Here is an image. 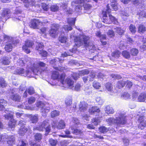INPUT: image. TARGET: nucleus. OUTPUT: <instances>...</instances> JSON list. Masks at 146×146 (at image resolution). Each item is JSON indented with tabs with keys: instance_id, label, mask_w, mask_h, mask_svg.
<instances>
[{
	"instance_id": "6e6d98bb",
	"label": "nucleus",
	"mask_w": 146,
	"mask_h": 146,
	"mask_svg": "<svg viewBox=\"0 0 146 146\" xmlns=\"http://www.w3.org/2000/svg\"><path fill=\"white\" fill-rule=\"evenodd\" d=\"M106 87L107 89L109 91H111L113 89V87L111 84L110 83H108L106 84Z\"/></svg>"
},
{
	"instance_id": "f3484780",
	"label": "nucleus",
	"mask_w": 146,
	"mask_h": 146,
	"mask_svg": "<svg viewBox=\"0 0 146 146\" xmlns=\"http://www.w3.org/2000/svg\"><path fill=\"white\" fill-rule=\"evenodd\" d=\"M88 111L92 114H95L96 115H97L99 113L100 110L98 107H94L90 109Z\"/></svg>"
},
{
	"instance_id": "37998d69",
	"label": "nucleus",
	"mask_w": 146,
	"mask_h": 146,
	"mask_svg": "<svg viewBox=\"0 0 146 146\" xmlns=\"http://www.w3.org/2000/svg\"><path fill=\"white\" fill-rule=\"evenodd\" d=\"M92 86L96 89H99L101 87V85L100 83L96 81H94L93 83Z\"/></svg>"
},
{
	"instance_id": "72a5a7b5",
	"label": "nucleus",
	"mask_w": 146,
	"mask_h": 146,
	"mask_svg": "<svg viewBox=\"0 0 146 146\" xmlns=\"http://www.w3.org/2000/svg\"><path fill=\"white\" fill-rule=\"evenodd\" d=\"M138 52V50L136 48H132L130 50L131 54L133 56H137Z\"/></svg>"
},
{
	"instance_id": "e2e57ef3",
	"label": "nucleus",
	"mask_w": 146,
	"mask_h": 146,
	"mask_svg": "<svg viewBox=\"0 0 146 146\" xmlns=\"http://www.w3.org/2000/svg\"><path fill=\"white\" fill-rule=\"evenodd\" d=\"M59 40L61 43H65L66 42V38L65 36H60L59 38Z\"/></svg>"
},
{
	"instance_id": "1a4fd4ad",
	"label": "nucleus",
	"mask_w": 146,
	"mask_h": 146,
	"mask_svg": "<svg viewBox=\"0 0 146 146\" xmlns=\"http://www.w3.org/2000/svg\"><path fill=\"white\" fill-rule=\"evenodd\" d=\"M34 44L33 42L31 41L28 40L26 41L25 42V45L23 46V50L27 53H29L30 51L28 48L32 47Z\"/></svg>"
},
{
	"instance_id": "58836bf2",
	"label": "nucleus",
	"mask_w": 146,
	"mask_h": 146,
	"mask_svg": "<svg viewBox=\"0 0 146 146\" xmlns=\"http://www.w3.org/2000/svg\"><path fill=\"white\" fill-rule=\"evenodd\" d=\"M138 32L139 33H143L146 31V28L143 25H140L138 28Z\"/></svg>"
},
{
	"instance_id": "7ed1b4c3",
	"label": "nucleus",
	"mask_w": 146,
	"mask_h": 146,
	"mask_svg": "<svg viewBox=\"0 0 146 146\" xmlns=\"http://www.w3.org/2000/svg\"><path fill=\"white\" fill-rule=\"evenodd\" d=\"M90 37L85 35H81L80 38L75 42L76 46L79 47L81 45H83L85 47H88L90 43Z\"/></svg>"
},
{
	"instance_id": "6e6552de",
	"label": "nucleus",
	"mask_w": 146,
	"mask_h": 146,
	"mask_svg": "<svg viewBox=\"0 0 146 146\" xmlns=\"http://www.w3.org/2000/svg\"><path fill=\"white\" fill-rule=\"evenodd\" d=\"M37 64V66H38L37 67L36 66H34V68L32 69L33 72L35 74L39 70L40 68H43L44 69H43L42 68L43 71L45 70L46 68V64L43 62H39Z\"/></svg>"
},
{
	"instance_id": "a878e982",
	"label": "nucleus",
	"mask_w": 146,
	"mask_h": 146,
	"mask_svg": "<svg viewBox=\"0 0 146 146\" xmlns=\"http://www.w3.org/2000/svg\"><path fill=\"white\" fill-rule=\"evenodd\" d=\"M38 120V115L37 114L32 115L30 117V121L33 123H36Z\"/></svg>"
},
{
	"instance_id": "20e7f679",
	"label": "nucleus",
	"mask_w": 146,
	"mask_h": 146,
	"mask_svg": "<svg viewBox=\"0 0 146 146\" xmlns=\"http://www.w3.org/2000/svg\"><path fill=\"white\" fill-rule=\"evenodd\" d=\"M47 104H44L42 102H38L36 104L37 107L41 108V112L42 113V116H45L46 115V113H48L50 110V107Z\"/></svg>"
},
{
	"instance_id": "13d9d810",
	"label": "nucleus",
	"mask_w": 146,
	"mask_h": 146,
	"mask_svg": "<svg viewBox=\"0 0 146 146\" xmlns=\"http://www.w3.org/2000/svg\"><path fill=\"white\" fill-rule=\"evenodd\" d=\"M27 145L28 144L27 142L21 141H19L17 146H27Z\"/></svg>"
},
{
	"instance_id": "e433bc0d",
	"label": "nucleus",
	"mask_w": 146,
	"mask_h": 146,
	"mask_svg": "<svg viewBox=\"0 0 146 146\" xmlns=\"http://www.w3.org/2000/svg\"><path fill=\"white\" fill-rule=\"evenodd\" d=\"M120 52L119 51H115L111 53L112 57L117 58H118L120 55Z\"/></svg>"
},
{
	"instance_id": "cd10ccee",
	"label": "nucleus",
	"mask_w": 146,
	"mask_h": 146,
	"mask_svg": "<svg viewBox=\"0 0 146 146\" xmlns=\"http://www.w3.org/2000/svg\"><path fill=\"white\" fill-rule=\"evenodd\" d=\"M146 98V94L145 93H142L139 95L138 100L139 102H144Z\"/></svg>"
},
{
	"instance_id": "0eeeda50",
	"label": "nucleus",
	"mask_w": 146,
	"mask_h": 146,
	"mask_svg": "<svg viewBox=\"0 0 146 146\" xmlns=\"http://www.w3.org/2000/svg\"><path fill=\"white\" fill-rule=\"evenodd\" d=\"M26 122L22 120L19 122V125L21 127L18 131L19 133L21 135H24L27 131L28 128L26 126Z\"/></svg>"
},
{
	"instance_id": "aec40b11",
	"label": "nucleus",
	"mask_w": 146,
	"mask_h": 146,
	"mask_svg": "<svg viewBox=\"0 0 146 146\" xmlns=\"http://www.w3.org/2000/svg\"><path fill=\"white\" fill-rule=\"evenodd\" d=\"M64 61V59H60L59 58H56L55 59H52L50 61V63L52 64H55V65H57L59 63H61Z\"/></svg>"
},
{
	"instance_id": "5701e85b",
	"label": "nucleus",
	"mask_w": 146,
	"mask_h": 146,
	"mask_svg": "<svg viewBox=\"0 0 146 146\" xmlns=\"http://www.w3.org/2000/svg\"><path fill=\"white\" fill-rule=\"evenodd\" d=\"M36 50L38 52L42 51L43 50L44 46L42 42H37L36 44Z\"/></svg>"
},
{
	"instance_id": "9b49d317",
	"label": "nucleus",
	"mask_w": 146,
	"mask_h": 146,
	"mask_svg": "<svg viewBox=\"0 0 146 146\" xmlns=\"http://www.w3.org/2000/svg\"><path fill=\"white\" fill-rule=\"evenodd\" d=\"M16 89H13L11 91L10 93V98L12 100L17 102H19L21 99V97L17 94H15V91Z\"/></svg>"
},
{
	"instance_id": "79ce46f5",
	"label": "nucleus",
	"mask_w": 146,
	"mask_h": 146,
	"mask_svg": "<svg viewBox=\"0 0 146 146\" xmlns=\"http://www.w3.org/2000/svg\"><path fill=\"white\" fill-rule=\"evenodd\" d=\"M59 114V112L56 110H54L51 113V117L52 118H54L58 116Z\"/></svg>"
},
{
	"instance_id": "c03bdc74",
	"label": "nucleus",
	"mask_w": 146,
	"mask_h": 146,
	"mask_svg": "<svg viewBox=\"0 0 146 146\" xmlns=\"http://www.w3.org/2000/svg\"><path fill=\"white\" fill-rule=\"evenodd\" d=\"M96 36L100 38V39H104L106 38V36L104 35H101V33L100 31H97L96 33Z\"/></svg>"
},
{
	"instance_id": "473e14b6",
	"label": "nucleus",
	"mask_w": 146,
	"mask_h": 146,
	"mask_svg": "<svg viewBox=\"0 0 146 146\" xmlns=\"http://www.w3.org/2000/svg\"><path fill=\"white\" fill-rule=\"evenodd\" d=\"M71 129L72 131V133L76 135H81L82 133V131L80 129H76L71 128Z\"/></svg>"
},
{
	"instance_id": "9d476101",
	"label": "nucleus",
	"mask_w": 146,
	"mask_h": 146,
	"mask_svg": "<svg viewBox=\"0 0 146 146\" xmlns=\"http://www.w3.org/2000/svg\"><path fill=\"white\" fill-rule=\"evenodd\" d=\"M111 12V9L108 7V4L107 6V9L106 11L105 12H103L102 14L103 15V20L102 22L106 24H109L111 23V21H110L109 19V17H107V13H110Z\"/></svg>"
},
{
	"instance_id": "b1692460",
	"label": "nucleus",
	"mask_w": 146,
	"mask_h": 146,
	"mask_svg": "<svg viewBox=\"0 0 146 146\" xmlns=\"http://www.w3.org/2000/svg\"><path fill=\"white\" fill-rule=\"evenodd\" d=\"M7 102L6 101L2 99H0V110H2L5 109V106H6Z\"/></svg>"
},
{
	"instance_id": "3c124183",
	"label": "nucleus",
	"mask_w": 146,
	"mask_h": 146,
	"mask_svg": "<svg viewBox=\"0 0 146 146\" xmlns=\"http://www.w3.org/2000/svg\"><path fill=\"white\" fill-rule=\"evenodd\" d=\"M49 142L50 145L52 146H55L58 141L56 140H54L52 139H49Z\"/></svg>"
},
{
	"instance_id": "2f4dec72",
	"label": "nucleus",
	"mask_w": 146,
	"mask_h": 146,
	"mask_svg": "<svg viewBox=\"0 0 146 146\" xmlns=\"http://www.w3.org/2000/svg\"><path fill=\"white\" fill-rule=\"evenodd\" d=\"M10 13V11L8 9H5L3 11L1 14V16L3 17H8V14Z\"/></svg>"
},
{
	"instance_id": "f8f14e48",
	"label": "nucleus",
	"mask_w": 146,
	"mask_h": 146,
	"mask_svg": "<svg viewBox=\"0 0 146 146\" xmlns=\"http://www.w3.org/2000/svg\"><path fill=\"white\" fill-rule=\"evenodd\" d=\"M42 23L39 21L38 20L35 19L31 21L29 26L31 27L34 29H38L40 27Z\"/></svg>"
},
{
	"instance_id": "a211bd4d",
	"label": "nucleus",
	"mask_w": 146,
	"mask_h": 146,
	"mask_svg": "<svg viewBox=\"0 0 146 146\" xmlns=\"http://www.w3.org/2000/svg\"><path fill=\"white\" fill-rule=\"evenodd\" d=\"M74 82L70 78H67L64 82V85L65 84L67 85V87L71 88L74 84Z\"/></svg>"
},
{
	"instance_id": "423d86ee",
	"label": "nucleus",
	"mask_w": 146,
	"mask_h": 146,
	"mask_svg": "<svg viewBox=\"0 0 146 146\" xmlns=\"http://www.w3.org/2000/svg\"><path fill=\"white\" fill-rule=\"evenodd\" d=\"M51 28L49 31V34L52 37L54 38L57 35V31L60 26L58 24H53L51 25Z\"/></svg>"
},
{
	"instance_id": "49530a36",
	"label": "nucleus",
	"mask_w": 146,
	"mask_h": 146,
	"mask_svg": "<svg viewBox=\"0 0 146 146\" xmlns=\"http://www.w3.org/2000/svg\"><path fill=\"white\" fill-rule=\"evenodd\" d=\"M130 95L127 92H124L121 95V97L122 98L127 99L130 98Z\"/></svg>"
},
{
	"instance_id": "f03ea898",
	"label": "nucleus",
	"mask_w": 146,
	"mask_h": 146,
	"mask_svg": "<svg viewBox=\"0 0 146 146\" xmlns=\"http://www.w3.org/2000/svg\"><path fill=\"white\" fill-rule=\"evenodd\" d=\"M3 39L4 41H7L5 45V49L8 52L11 51L13 46H15L19 42L18 40H15L14 38L6 35H4Z\"/></svg>"
},
{
	"instance_id": "8fccbe9b",
	"label": "nucleus",
	"mask_w": 146,
	"mask_h": 146,
	"mask_svg": "<svg viewBox=\"0 0 146 146\" xmlns=\"http://www.w3.org/2000/svg\"><path fill=\"white\" fill-rule=\"evenodd\" d=\"M95 77V74L94 73H91L88 76V80L89 81H92L94 80V78Z\"/></svg>"
},
{
	"instance_id": "412c9836",
	"label": "nucleus",
	"mask_w": 146,
	"mask_h": 146,
	"mask_svg": "<svg viewBox=\"0 0 146 146\" xmlns=\"http://www.w3.org/2000/svg\"><path fill=\"white\" fill-rule=\"evenodd\" d=\"M25 4L24 5L26 7H29V5H35L36 2L34 1H32L31 0H21Z\"/></svg>"
},
{
	"instance_id": "bf43d9fd",
	"label": "nucleus",
	"mask_w": 146,
	"mask_h": 146,
	"mask_svg": "<svg viewBox=\"0 0 146 146\" xmlns=\"http://www.w3.org/2000/svg\"><path fill=\"white\" fill-rule=\"evenodd\" d=\"M18 64L21 66H22L24 65L25 62H24L22 58H20L17 61Z\"/></svg>"
},
{
	"instance_id": "ea45409f",
	"label": "nucleus",
	"mask_w": 146,
	"mask_h": 146,
	"mask_svg": "<svg viewBox=\"0 0 146 146\" xmlns=\"http://www.w3.org/2000/svg\"><path fill=\"white\" fill-rule=\"evenodd\" d=\"M72 102V98L70 97L67 98L65 100V103L67 106H69L71 105Z\"/></svg>"
},
{
	"instance_id": "4d7b16f0",
	"label": "nucleus",
	"mask_w": 146,
	"mask_h": 146,
	"mask_svg": "<svg viewBox=\"0 0 146 146\" xmlns=\"http://www.w3.org/2000/svg\"><path fill=\"white\" fill-rule=\"evenodd\" d=\"M59 7L56 5H52L50 8L51 10L53 12H55L57 11Z\"/></svg>"
},
{
	"instance_id": "f704fd0d",
	"label": "nucleus",
	"mask_w": 146,
	"mask_h": 146,
	"mask_svg": "<svg viewBox=\"0 0 146 146\" xmlns=\"http://www.w3.org/2000/svg\"><path fill=\"white\" fill-rule=\"evenodd\" d=\"M122 56L126 58H129L130 57V55L129 52L127 50H124L122 53Z\"/></svg>"
},
{
	"instance_id": "c85d7f7f",
	"label": "nucleus",
	"mask_w": 146,
	"mask_h": 146,
	"mask_svg": "<svg viewBox=\"0 0 146 146\" xmlns=\"http://www.w3.org/2000/svg\"><path fill=\"white\" fill-rule=\"evenodd\" d=\"M125 82H126L123 80L119 81L117 84L118 88L120 89L124 86L125 85Z\"/></svg>"
},
{
	"instance_id": "de8ad7c7",
	"label": "nucleus",
	"mask_w": 146,
	"mask_h": 146,
	"mask_svg": "<svg viewBox=\"0 0 146 146\" xmlns=\"http://www.w3.org/2000/svg\"><path fill=\"white\" fill-rule=\"evenodd\" d=\"M129 29L130 31L133 33H135L136 31V28L135 26L132 24H131L129 27Z\"/></svg>"
},
{
	"instance_id": "0e129e2a",
	"label": "nucleus",
	"mask_w": 146,
	"mask_h": 146,
	"mask_svg": "<svg viewBox=\"0 0 146 146\" xmlns=\"http://www.w3.org/2000/svg\"><path fill=\"white\" fill-rule=\"evenodd\" d=\"M41 7L45 11H47L49 8V7L45 3H42Z\"/></svg>"
},
{
	"instance_id": "774afa93",
	"label": "nucleus",
	"mask_w": 146,
	"mask_h": 146,
	"mask_svg": "<svg viewBox=\"0 0 146 146\" xmlns=\"http://www.w3.org/2000/svg\"><path fill=\"white\" fill-rule=\"evenodd\" d=\"M63 28L64 29L65 31H68L72 30V27L68 25H64L63 27Z\"/></svg>"
},
{
	"instance_id": "5fc2aeb1",
	"label": "nucleus",
	"mask_w": 146,
	"mask_h": 146,
	"mask_svg": "<svg viewBox=\"0 0 146 146\" xmlns=\"http://www.w3.org/2000/svg\"><path fill=\"white\" fill-rule=\"evenodd\" d=\"M26 91L30 95L32 94L35 93V90L32 87H29L28 89L26 90Z\"/></svg>"
},
{
	"instance_id": "4468645a",
	"label": "nucleus",
	"mask_w": 146,
	"mask_h": 146,
	"mask_svg": "<svg viewBox=\"0 0 146 146\" xmlns=\"http://www.w3.org/2000/svg\"><path fill=\"white\" fill-rule=\"evenodd\" d=\"M56 121H53L52 125L53 126H56V127L58 129H62L65 128V124L64 121L62 120H60L58 123L57 125L56 124Z\"/></svg>"
},
{
	"instance_id": "4be33fe9",
	"label": "nucleus",
	"mask_w": 146,
	"mask_h": 146,
	"mask_svg": "<svg viewBox=\"0 0 146 146\" xmlns=\"http://www.w3.org/2000/svg\"><path fill=\"white\" fill-rule=\"evenodd\" d=\"M7 143L10 145H12L15 143V139L13 136H8L7 140Z\"/></svg>"
},
{
	"instance_id": "338daca9",
	"label": "nucleus",
	"mask_w": 146,
	"mask_h": 146,
	"mask_svg": "<svg viewBox=\"0 0 146 146\" xmlns=\"http://www.w3.org/2000/svg\"><path fill=\"white\" fill-rule=\"evenodd\" d=\"M108 35L110 37H112L114 36L115 34L114 31L113 30H109L107 32Z\"/></svg>"
},
{
	"instance_id": "7c9ffc66",
	"label": "nucleus",
	"mask_w": 146,
	"mask_h": 146,
	"mask_svg": "<svg viewBox=\"0 0 146 146\" xmlns=\"http://www.w3.org/2000/svg\"><path fill=\"white\" fill-rule=\"evenodd\" d=\"M109 19L111 21V23L112 22L115 24L117 25L118 23L117 19L113 16L111 15H109Z\"/></svg>"
},
{
	"instance_id": "603ef678",
	"label": "nucleus",
	"mask_w": 146,
	"mask_h": 146,
	"mask_svg": "<svg viewBox=\"0 0 146 146\" xmlns=\"http://www.w3.org/2000/svg\"><path fill=\"white\" fill-rule=\"evenodd\" d=\"M35 138L36 141H39L42 138V135L39 133H36L35 135Z\"/></svg>"
},
{
	"instance_id": "f257e3e1",
	"label": "nucleus",
	"mask_w": 146,
	"mask_h": 146,
	"mask_svg": "<svg viewBox=\"0 0 146 146\" xmlns=\"http://www.w3.org/2000/svg\"><path fill=\"white\" fill-rule=\"evenodd\" d=\"M117 114V115H119V116L116 117V119L110 117L106 119V121L108 124L110 125L113 124L124 125L126 123V120L124 113H122L119 111Z\"/></svg>"
},
{
	"instance_id": "ddd939ff",
	"label": "nucleus",
	"mask_w": 146,
	"mask_h": 146,
	"mask_svg": "<svg viewBox=\"0 0 146 146\" xmlns=\"http://www.w3.org/2000/svg\"><path fill=\"white\" fill-rule=\"evenodd\" d=\"M139 123L138 127L141 129H143L146 125V121L145 120L143 116L140 117L138 119Z\"/></svg>"
},
{
	"instance_id": "bb28decb",
	"label": "nucleus",
	"mask_w": 146,
	"mask_h": 146,
	"mask_svg": "<svg viewBox=\"0 0 146 146\" xmlns=\"http://www.w3.org/2000/svg\"><path fill=\"white\" fill-rule=\"evenodd\" d=\"M84 1V0H75V1H73L71 3V5L72 6H75V3H82ZM75 6H76V10H77V9H80L79 6H78V5L77 6L75 5Z\"/></svg>"
},
{
	"instance_id": "864d4df0",
	"label": "nucleus",
	"mask_w": 146,
	"mask_h": 146,
	"mask_svg": "<svg viewBox=\"0 0 146 146\" xmlns=\"http://www.w3.org/2000/svg\"><path fill=\"white\" fill-rule=\"evenodd\" d=\"M89 72L88 70H81L79 72V74L80 76H84L86 74H88Z\"/></svg>"
},
{
	"instance_id": "2eb2a0df",
	"label": "nucleus",
	"mask_w": 146,
	"mask_h": 146,
	"mask_svg": "<svg viewBox=\"0 0 146 146\" xmlns=\"http://www.w3.org/2000/svg\"><path fill=\"white\" fill-rule=\"evenodd\" d=\"M29 72L28 70L26 71L25 73L24 69L22 68L18 69L15 71V74H21L22 76H26L27 75V74Z\"/></svg>"
},
{
	"instance_id": "6ab92c4d",
	"label": "nucleus",
	"mask_w": 146,
	"mask_h": 146,
	"mask_svg": "<svg viewBox=\"0 0 146 146\" xmlns=\"http://www.w3.org/2000/svg\"><path fill=\"white\" fill-rule=\"evenodd\" d=\"M0 61L1 64L4 65H9L10 62L9 58L5 56L2 57L0 60Z\"/></svg>"
},
{
	"instance_id": "c756f323",
	"label": "nucleus",
	"mask_w": 146,
	"mask_h": 146,
	"mask_svg": "<svg viewBox=\"0 0 146 146\" xmlns=\"http://www.w3.org/2000/svg\"><path fill=\"white\" fill-rule=\"evenodd\" d=\"M106 112L108 114H112L114 112V110L112 107L108 106L106 107Z\"/></svg>"
},
{
	"instance_id": "39448f33",
	"label": "nucleus",
	"mask_w": 146,
	"mask_h": 146,
	"mask_svg": "<svg viewBox=\"0 0 146 146\" xmlns=\"http://www.w3.org/2000/svg\"><path fill=\"white\" fill-rule=\"evenodd\" d=\"M50 126L48 123L46 121H44L41 123L40 125L36 126L34 129L39 131L45 130L46 132H49L50 130Z\"/></svg>"
},
{
	"instance_id": "dca6fc26",
	"label": "nucleus",
	"mask_w": 146,
	"mask_h": 146,
	"mask_svg": "<svg viewBox=\"0 0 146 146\" xmlns=\"http://www.w3.org/2000/svg\"><path fill=\"white\" fill-rule=\"evenodd\" d=\"M88 104L84 101L80 102L79 105V109L81 111H84L86 110Z\"/></svg>"
},
{
	"instance_id": "c9c22d12",
	"label": "nucleus",
	"mask_w": 146,
	"mask_h": 146,
	"mask_svg": "<svg viewBox=\"0 0 146 146\" xmlns=\"http://www.w3.org/2000/svg\"><path fill=\"white\" fill-rule=\"evenodd\" d=\"M5 112L7 113L6 114L4 115V117L6 119L9 120V119H11L13 118V116L12 114L10 113H8V111L6 110Z\"/></svg>"
},
{
	"instance_id": "393cba45",
	"label": "nucleus",
	"mask_w": 146,
	"mask_h": 146,
	"mask_svg": "<svg viewBox=\"0 0 146 146\" xmlns=\"http://www.w3.org/2000/svg\"><path fill=\"white\" fill-rule=\"evenodd\" d=\"M115 32L120 35L124 34V31L119 27H117L114 29Z\"/></svg>"
},
{
	"instance_id": "a18cd8bd",
	"label": "nucleus",
	"mask_w": 146,
	"mask_h": 146,
	"mask_svg": "<svg viewBox=\"0 0 146 146\" xmlns=\"http://www.w3.org/2000/svg\"><path fill=\"white\" fill-rule=\"evenodd\" d=\"M0 85L2 87H5L7 85L5 81L3 78H0Z\"/></svg>"
},
{
	"instance_id": "680f3d73",
	"label": "nucleus",
	"mask_w": 146,
	"mask_h": 146,
	"mask_svg": "<svg viewBox=\"0 0 146 146\" xmlns=\"http://www.w3.org/2000/svg\"><path fill=\"white\" fill-rule=\"evenodd\" d=\"M92 122L95 125H97L100 122V121L98 118H94L92 119Z\"/></svg>"
},
{
	"instance_id": "09e8293b",
	"label": "nucleus",
	"mask_w": 146,
	"mask_h": 146,
	"mask_svg": "<svg viewBox=\"0 0 146 146\" xmlns=\"http://www.w3.org/2000/svg\"><path fill=\"white\" fill-rule=\"evenodd\" d=\"M76 18H70L68 20V22L69 24L71 25H74L75 23Z\"/></svg>"
},
{
	"instance_id": "4c0bfd02",
	"label": "nucleus",
	"mask_w": 146,
	"mask_h": 146,
	"mask_svg": "<svg viewBox=\"0 0 146 146\" xmlns=\"http://www.w3.org/2000/svg\"><path fill=\"white\" fill-rule=\"evenodd\" d=\"M59 76V73L57 71H53L52 76V78L54 79H56L58 78Z\"/></svg>"
},
{
	"instance_id": "69168bd1",
	"label": "nucleus",
	"mask_w": 146,
	"mask_h": 146,
	"mask_svg": "<svg viewBox=\"0 0 146 146\" xmlns=\"http://www.w3.org/2000/svg\"><path fill=\"white\" fill-rule=\"evenodd\" d=\"M8 136L6 135H3L1 136L0 141L1 142H3L7 141L8 139Z\"/></svg>"
},
{
	"instance_id": "a19ab883",
	"label": "nucleus",
	"mask_w": 146,
	"mask_h": 146,
	"mask_svg": "<svg viewBox=\"0 0 146 146\" xmlns=\"http://www.w3.org/2000/svg\"><path fill=\"white\" fill-rule=\"evenodd\" d=\"M100 131L102 133H106L109 130V129L105 126H102L99 128Z\"/></svg>"
},
{
	"instance_id": "052dcab7",
	"label": "nucleus",
	"mask_w": 146,
	"mask_h": 146,
	"mask_svg": "<svg viewBox=\"0 0 146 146\" xmlns=\"http://www.w3.org/2000/svg\"><path fill=\"white\" fill-rule=\"evenodd\" d=\"M112 3L111 4L112 8L115 11H116L117 10L118 7L117 6V3H115L114 2H111Z\"/></svg>"
}]
</instances>
